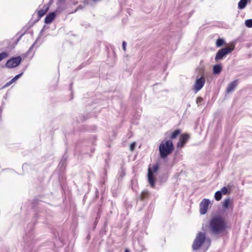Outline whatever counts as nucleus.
<instances>
[{
  "mask_svg": "<svg viewBox=\"0 0 252 252\" xmlns=\"http://www.w3.org/2000/svg\"><path fill=\"white\" fill-rule=\"evenodd\" d=\"M206 241L208 243L209 246L211 243L210 239H206V234L205 233L202 232H198L193 241L192 245V250L194 251L199 250L203 243Z\"/></svg>",
  "mask_w": 252,
  "mask_h": 252,
  "instance_id": "3",
  "label": "nucleus"
},
{
  "mask_svg": "<svg viewBox=\"0 0 252 252\" xmlns=\"http://www.w3.org/2000/svg\"><path fill=\"white\" fill-rule=\"evenodd\" d=\"M144 250H145V249H144L143 246H142L141 248L137 249V250L139 251H142Z\"/></svg>",
  "mask_w": 252,
  "mask_h": 252,
  "instance_id": "34",
  "label": "nucleus"
},
{
  "mask_svg": "<svg viewBox=\"0 0 252 252\" xmlns=\"http://www.w3.org/2000/svg\"><path fill=\"white\" fill-rule=\"evenodd\" d=\"M23 72H22L17 75H16L14 78H13L11 80L13 83H14L15 81H16L17 80H18L20 77H21V76L23 75Z\"/></svg>",
  "mask_w": 252,
  "mask_h": 252,
  "instance_id": "27",
  "label": "nucleus"
},
{
  "mask_svg": "<svg viewBox=\"0 0 252 252\" xmlns=\"http://www.w3.org/2000/svg\"><path fill=\"white\" fill-rule=\"evenodd\" d=\"M43 31H44V30H43V29H42V30L41 31V32H40V33L41 34V33H42V32H43Z\"/></svg>",
  "mask_w": 252,
  "mask_h": 252,
  "instance_id": "36",
  "label": "nucleus"
},
{
  "mask_svg": "<svg viewBox=\"0 0 252 252\" xmlns=\"http://www.w3.org/2000/svg\"><path fill=\"white\" fill-rule=\"evenodd\" d=\"M210 203V200L206 198L203 199L200 203V213L201 215H204L207 213L208 207Z\"/></svg>",
  "mask_w": 252,
  "mask_h": 252,
  "instance_id": "7",
  "label": "nucleus"
},
{
  "mask_svg": "<svg viewBox=\"0 0 252 252\" xmlns=\"http://www.w3.org/2000/svg\"><path fill=\"white\" fill-rule=\"evenodd\" d=\"M65 161H66V158H64V157L62 158V159H61L59 164V166L61 168H62L63 167V166H64V164H65Z\"/></svg>",
  "mask_w": 252,
  "mask_h": 252,
  "instance_id": "24",
  "label": "nucleus"
},
{
  "mask_svg": "<svg viewBox=\"0 0 252 252\" xmlns=\"http://www.w3.org/2000/svg\"><path fill=\"white\" fill-rule=\"evenodd\" d=\"M36 41H37V40H36L33 43V44L30 47V48L29 49L28 51L27 52V55H29L31 51L32 50V49L33 48V47H34V46L36 43Z\"/></svg>",
  "mask_w": 252,
  "mask_h": 252,
  "instance_id": "28",
  "label": "nucleus"
},
{
  "mask_svg": "<svg viewBox=\"0 0 252 252\" xmlns=\"http://www.w3.org/2000/svg\"><path fill=\"white\" fill-rule=\"evenodd\" d=\"M181 133L180 129H176L172 132L170 135V138L171 139H175Z\"/></svg>",
  "mask_w": 252,
  "mask_h": 252,
  "instance_id": "16",
  "label": "nucleus"
},
{
  "mask_svg": "<svg viewBox=\"0 0 252 252\" xmlns=\"http://www.w3.org/2000/svg\"><path fill=\"white\" fill-rule=\"evenodd\" d=\"M65 0H58L57 2V11L62 12L65 9Z\"/></svg>",
  "mask_w": 252,
  "mask_h": 252,
  "instance_id": "12",
  "label": "nucleus"
},
{
  "mask_svg": "<svg viewBox=\"0 0 252 252\" xmlns=\"http://www.w3.org/2000/svg\"><path fill=\"white\" fill-rule=\"evenodd\" d=\"M158 168H159V166L158 164L154 165L153 167V171H152V172L153 173L157 172L158 169Z\"/></svg>",
  "mask_w": 252,
  "mask_h": 252,
  "instance_id": "29",
  "label": "nucleus"
},
{
  "mask_svg": "<svg viewBox=\"0 0 252 252\" xmlns=\"http://www.w3.org/2000/svg\"><path fill=\"white\" fill-rule=\"evenodd\" d=\"M22 58L20 56L12 57L7 60L5 66L7 68H12L18 66L21 63Z\"/></svg>",
  "mask_w": 252,
  "mask_h": 252,
  "instance_id": "5",
  "label": "nucleus"
},
{
  "mask_svg": "<svg viewBox=\"0 0 252 252\" xmlns=\"http://www.w3.org/2000/svg\"><path fill=\"white\" fill-rule=\"evenodd\" d=\"M205 78L203 75L200 77L197 76L193 86V90L195 93L199 92L204 86Z\"/></svg>",
  "mask_w": 252,
  "mask_h": 252,
  "instance_id": "6",
  "label": "nucleus"
},
{
  "mask_svg": "<svg viewBox=\"0 0 252 252\" xmlns=\"http://www.w3.org/2000/svg\"><path fill=\"white\" fill-rule=\"evenodd\" d=\"M189 139V135L188 134H183L180 136L179 140L177 143V147L182 148L184 147L186 143Z\"/></svg>",
  "mask_w": 252,
  "mask_h": 252,
  "instance_id": "8",
  "label": "nucleus"
},
{
  "mask_svg": "<svg viewBox=\"0 0 252 252\" xmlns=\"http://www.w3.org/2000/svg\"><path fill=\"white\" fill-rule=\"evenodd\" d=\"M222 194L220 192V191L218 190V191H216V193H215V196H214L215 199L217 201H220L222 198Z\"/></svg>",
  "mask_w": 252,
  "mask_h": 252,
  "instance_id": "19",
  "label": "nucleus"
},
{
  "mask_svg": "<svg viewBox=\"0 0 252 252\" xmlns=\"http://www.w3.org/2000/svg\"><path fill=\"white\" fill-rule=\"evenodd\" d=\"M148 194H149V192L147 191L144 190V191H142L140 195L141 199H142V200L144 199L148 196Z\"/></svg>",
  "mask_w": 252,
  "mask_h": 252,
  "instance_id": "22",
  "label": "nucleus"
},
{
  "mask_svg": "<svg viewBox=\"0 0 252 252\" xmlns=\"http://www.w3.org/2000/svg\"><path fill=\"white\" fill-rule=\"evenodd\" d=\"M224 43V40L222 38H218L216 41V46L218 47H221Z\"/></svg>",
  "mask_w": 252,
  "mask_h": 252,
  "instance_id": "20",
  "label": "nucleus"
},
{
  "mask_svg": "<svg viewBox=\"0 0 252 252\" xmlns=\"http://www.w3.org/2000/svg\"><path fill=\"white\" fill-rule=\"evenodd\" d=\"M222 194L225 195L228 193V189L226 187H223L220 190Z\"/></svg>",
  "mask_w": 252,
  "mask_h": 252,
  "instance_id": "25",
  "label": "nucleus"
},
{
  "mask_svg": "<svg viewBox=\"0 0 252 252\" xmlns=\"http://www.w3.org/2000/svg\"><path fill=\"white\" fill-rule=\"evenodd\" d=\"M174 149V145L171 140H163L159 146L160 158L162 159L166 158L173 152Z\"/></svg>",
  "mask_w": 252,
  "mask_h": 252,
  "instance_id": "2",
  "label": "nucleus"
},
{
  "mask_svg": "<svg viewBox=\"0 0 252 252\" xmlns=\"http://www.w3.org/2000/svg\"><path fill=\"white\" fill-rule=\"evenodd\" d=\"M30 28V27L27 28L26 30H25V31L21 34V35L20 36L19 38L18 39V41H19L20 38H21V37L27 31V30H28Z\"/></svg>",
  "mask_w": 252,
  "mask_h": 252,
  "instance_id": "32",
  "label": "nucleus"
},
{
  "mask_svg": "<svg viewBox=\"0 0 252 252\" xmlns=\"http://www.w3.org/2000/svg\"><path fill=\"white\" fill-rule=\"evenodd\" d=\"M222 70V66L220 64H217L213 67V72L214 74H219Z\"/></svg>",
  "mask_w": 252,
  "mask_h": 252,
  "instance_id": "13",
  "label": "nucleus"
},
{
  "mask_svg": "<svg viewBox=\"0 0 252 252\" xmlns=\"http://www.w3.org/2000/svg\"><path fill=\"white\" fill-rule=\"evenodd\" d=\"M57 9L54 12H52L47 14L45 18L44 22L46 24H48L52 22L56 16ZM60 12H58L60 13Z\"/></svg>",
  "mask_w": 252,
  "mask_h": 252,
  "instance_id": "9",
  "label": "nucleus"
},
{
  "mask_svg": "<svg viewBox=\"0 0 252 252\" xmlns=\"http://www.w3.org/2000/svg\"><path fill=\"white\" fill-rule=\"evenodd\" d=\"M48 10V8L46 7L45 9H41L38 11V15L39 18H41L43 17L47 12Z\"/></svg>",
  "mask_w": 252,
  "mask_h": 252,
  "instance_id": "17",
  "label": "nucleus"
},
{
  "mask_svg": "<svg viewBox=\"0 0 252 252\" xmlns=\"http://www.w3.org/2000/svg\"><path fill=\"white\" fill-rule=\"evenodd\" d=\"M8 57V53L6 52H3L0 53V62L2 61L3 59Z\"/></svg>",
  "mask_w": 252,
  "mask_h": 252,
  "instance_id": "21",
  "label": "nucleus"
},
{
  "mask_svg": "<svg viewBox=\"0 0 252 252\" xmlns=\"http://www.w3.org/2000/svg\"><path fill=\"white\" fill-rule=\"evenodd\" d=\"M246 26L248 28H252V19H248L245 21Z\"/></svg>",
  "mask_w": 252,
  "mask_h": 252,
  "instance_id": "23",
  "label": "nucleus"
},
{
  "mask_svg": "<svg viewBox=\"0 0 252 252\" xmlns=\"http://www.w3.org/2000/svg\"><path fill=\"white\" fill-rule=\"evenodd\" d=\"M238 85V80H235L230 82L227 86L225 92L226 93L229 94L234 91L235 88Z\"/></svg>",
  "mask_w": 252,
  "mask_h": 252,
  "instance_id": "10",
  "label": "nucleus"
},
{
  "mask_svg": "<svg viewBox=\"0 0 252 252\" xmlns=\"http://www.w3.org/2000/svg\"><path fill=\"white\" fill-rule=\"evenodd\" d=\"M135 146H136V143L135 142L132 143L130 145V150L132 151H133L134 149H135Z\"/></svg>",
  "mask_w": 252,
  "mask_h": 252,
  "instance_id": "31",
  "label": "nucleus"
},
{
  "mask_svg": "<svg viewBox=\"0 0 252 252\" xmlns=\"http://www.w3.org/2000/svg\"><path fill=\"white\" fill-rule=\"evenodd\" d=\"M13 83L12 80H11L8 82L6 83L2 87V88H5L6 87H8L10 85H11Z\"/></svg>",
  "mask_w": 252,
  "mask_h": 252,
  "instance_id": "30",
  "label": "nucleus"
},
{
  "mask_svg": "<svg viewBox=\"0 0 252 252\" xmlns=\"http://www.w3.org/2000/svg\"><path fill=\"white\" fill-rule=\"evenodd\" d=\"M234 49V46L226 47L218 50L215 58L216 62L222 60L230 53Z\"/></svg>",
  "mask_w": 252,
  "mask_h": 252,
  "instance_id": "4",
  "label": "nucleus"
},
{
  "mask_svg": "<svg viewBox=\"0 0 252 252\" xmlns=\"http://www.w3.org/2000/svg\"><path fill=\"white\" fill-rule=\"evenodd\" d=\"M209 226L212 233L215 235L220 234L226 228L224 220L220 216L213 217L210 221Z\"/></svg>",
  "mask_w": 252,
  "mask_h": 252,
  "instance_id": "1",
  "label": "nucleus"
},
{
  "mask_svg": "<svg viewBox=\"0 0 252 252\" xmlns=\"http://www.w3.org/2000/svg\"><path fill=\"white\" fill-rule=\"evenodd\" d=\"M33 236L32 233V232H29L24 237V239L25 241L27 243H29V242L33 239Z\"/></svg>",
  "mask_w": 252,
  "mask_h": 252,
  "instance_id": "14",
  "label": "nucleus"
},
{
  "mask_svg": "<svg viewBox=\"0 0 252 252\" xmlns=\"http://www.w3.org/2000/svg\"><path fill=\"white\" fill-rule=\"evenodd\" d=\"M148 179L149 183L151 187H154L155 183V178L150 168H149L148 169Z\"/></svg>",
  "mask_w": 252,
  "mask_h": 252,
  "instance_id": "11",
  "label": "nucleus"
},
{
  "mask_svg": "<svg viewBox=\"0 0 252 252\" xmlns=\"http://www.w3.org/2000/svg\"><path fill=\"white\" fill-rule=\"evenodd\" d=\"M248 3L247 0H240L239 2H238V8L239 9H244L246 6L247 5V4Z\"/></svg>",
  "mask_w": 252,
  "mask_h": 252,
  "instance_id": "15",
  "label": "nucleus"
},
{
  "mask_svg": "<svg viewBox=\"0 0 252 252\" xmlns=\"http://www.w3.org/2000/svg\"><path fill=\"white\" fill-rule=\"evenodd\" d=\"M230 199L229 198H226L223 201V204H222L223 208H224V209H228L229 207V204L230 203Z\"/></svg>",
  "mask_w": 252,
  "mask_h": 252,
  "instance_id": "18",
  "label": "nucleus"
},
{
  "mask_svg": "<svg viewBox=\"0 0 252 252\" xmlns=\"http://www.w3.org/2000/svg\"><path fill=\"white\" fill-rule=\"evenodd\" d=\"M125 252H130L128 249H126Z\"/></svg>",
  "mask_w": 252,
  "mask_h": 252,
  "instance_id": "35",
  "label": "nucleus"
},
{
  "mask_svg": "<svg viewBox=\"0 0 252 252\" xmlns=\"http://www.w3.org/2000/svg\"><path fill=\"white\" fill-rule=\"evenodd\" d=\"M126 41H123V48L124 50H126Z\"/></svg>",
  "mask_w": 252,
  "mask_h": 252,
  "instance_id": "33",
  "label": "nucleus"
},
{
  "mask_svg": "<svg viewBox=\"0 0 252 252\" xmlns=\"http://www.w3.org/2000/svg\"><path fill=\"white\" fill-rule=\"evenodd\" d=\"M203 98L200 96L196 98V102L198 106H199L202 104L201 103L203 101Z\"/></svg>",
  "mask_w": 252,
  "mask_h": 252,
  "instance_id": "26",
  "label": "nucleus"
}]
</instances>
